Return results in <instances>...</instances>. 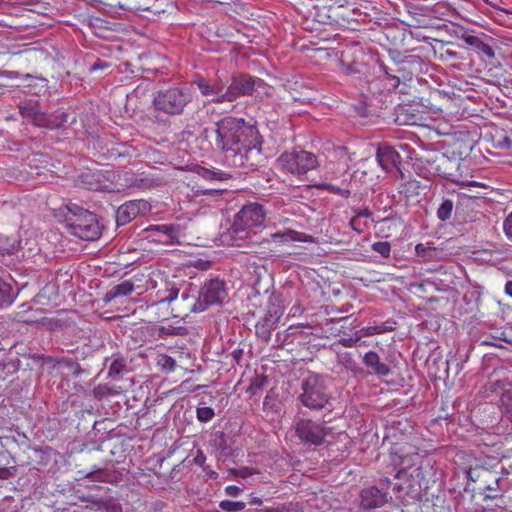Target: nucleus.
Listing matches in <instances>:
<instances>
[{"label": "nucleus", "mask_w": 512, "mask_h": 512, "mask_svg": "<svg viewBox=\"0 0 512 512\" xmlns=\"http://www.w3.org/2000/svg\"><path fill=\"white\" fill-rule=\"evenodd\" d=\"M216 145L224 152L228 166L245 167L253 152L259 154L262 137L253 125H247L242 118L225 117L217 122Z\"/></svg>", "instance_id": "obj_1"}, {"label": "nucleus", "mask_w": 512, "mask_h": 512, "mask_svg": "<svg viewBox=\"0 0 512 512\" xmlns=\"http://www.w3.org/2000/svg\"><path fill=\"white\" fill-rule=\"evenodd\" d=\"M266 212L262 205L249 203L235 215L230 233L234 236L233 245L243 246L252 244L253 228L261 227L265 221Z\"/></svg>", "instance_id": "obj_2"}, {"label": "nucleus", "mask_w": 512, "mask_h": 512, "mask_svg": "<svg viewBox=\"0 0 512 512\" xmlns=\"http://www.w3.org/2000/svg\"><path fill=\"white\" fill-rule=\"evenodd\" d=\"M194 97L190 86L174 85L168 88L158 90L153 98L155 110L169 116L180 115L185 107L192 102Z\"/></svg>", "instance_id": "obj_3"}, {"label": "nucleus", "mask_w": 512, "mask_h": 512, "mask_svg": "<svg viewBox=\"0 0 512 512\" xmlns=\"http://www.w3.org/2000/svg\"><path fill=\"white\" fill-rule=\"evenodd\" d=\"M65 221L70 232L83 240H96L101 235V226L97 215L77 206H66Z\"/></svg>", "instance_id": "obj_4"}, {"label": "nucleus", "mask_w": 512, "mask_h": 512, "mask_svg": "<svg viewBox=\"0 0 512 512\" xmlns=\"http://www.w3.org/2000/svg\"><path fill=\"white\" fill-rule=\"evenodd\" d=\"M402 468L395 478L404 479L413 488L427 489L433 476V467L429 461L424 460L418 453L401 458Z\"/></svg>", "instance_id": "obj_5"}, {"label": "nucleus", "mask_w": 512, "mask_h": 512, "mask_svg": "<svg viewBox=\"0 0 512 512\" xmlns=\"http://www.w3.org/2000/svg\"><path fill=\"white\" fill-rule=\"evenodd\" d=\"M165 291L168 292V295L153 302L151 307L167 303L171 305V312L173 315L181 318L188 316L192 312H203L202 307H198L199 299L189 295L186 290L182 291L179 295L178 287L176 285H172L167 286Z\"/></svg>", "instance_id": "obj_6"}, {"label": "nucleus", "mask_w": 512, "mask_h": 512, "mask_svg": "<svg viewBox=\"0 0 512 512\" xmlns=\"http://www.w3.org/2000/svg\"><path fill=\"white\" fill-rule=\"evenodd\" d=\"M301 403L313 410L323 409L329 402L325 380L319 375H310L302 382Z\"/></svg>", "instance_id": "obj_7"}, {"label": "nucleus", "mask_w": 512, "mask_h": 512, "mask_svg": "<svg viewBox=\"0 0 512 512\" xmlns=\"http://www.w3.org/2000/svg\"><path fill=\"white\" fill-rule=\"evenodd\" d=\"M295 435L306 445L320 446L324 443L331 429L322 423L296 417L293 422Z\"/></svg>", "instance_id": "obj_8"}, {"label": "nucleus", "mask_w": 512, "mask_h": 512, "mask_svg": "<svg viewBox=\"0 0 512 512\" xmlns=\"http://www.w3.org/2000/svg\"><path fill=\"white\" fill-rule=\"evenodd\" d=\"M278 166L291 174L302 175L318 166L316 156L308 151L283 153L277 160Z\"/></svg>", "instance_id": "obj_9"}, {"label": "nucleus", "mask_w": 512, "mask_h": 512, "mask_svg": "<svg viewBox=\"0 0 512 512\" xmlns=\"http://www.w3.org/2000/svg\"><path fill=\"white\" fill-rule=\"evenodd\" d=\"M228 297L226 284L218 278L211 279L203 284L198 294V307L205 311L209 306L221 305Z\"/></svg>", "instance_id": "obj_10"}, {"label": "nucleus", "mask_w": 512, "mask_h": 512, "mask_svg": "<svg viewBox=\"0 0 512 512\" xmlns=\"http://www.w3.org/2000/svg\"><path fill=\"white\" fill-rule=\"evenodd\" d=\"M200 93L207 97L210 102L224 103L229 102L226 95V82L220 78L216 79H200L197 81Z\"/></svg>", "instance_id": "obj_11"}, {"label": "nucleus", "mask_w": 512, "mask_h": 512, "mask_svg": "<svg viewBox=\"0 0 512 512\" xmlns=\"http://www.w3.org/2000/svg\"><path fill=\"white\" fill-rule=\"evenodd\" d=\"M150 209V204L143 199L125 202L117 209V224L125 225L135 219L137 216L148 213Z\"/></svg>", "instance_id": "obj_12"}, {"label": "nucleus", "mask_w": 512, "mask_h": 512, "mask_svg": "<svg viewBox=\"0 0 512 512\" xmlns=\"http://www.w3.org/2000/svg\"><path fill=\"white\" fill-rule=\"evenodd\" d=\"M255 78L246 74L234 75L226 88V99L234 101L240 96L249 95L254 91Z\"/></svg>", "instance_id": "obj_13"}, {"label": "nucleus", "mask_w": 512, "mask_h": 512, "mask_svg": "<svg viewBox=\"0 0 512 512\" xmlns=\"http://www.w3.org/2000/svg\"><path fill=\"white\" fill-rule=\"evenodd\" d=\"M360 508L371 511L383 507L391 498L389 493L375 486L367 487L360 492Z\"/></svg>", "instance_id": "obj_14"}, {"label": "nucleus", "mask_w": 512, "mask_h": 512, "mask_svg": "<svg viewBox=\"0 0 512 512\" xmlns=\"http://www.w3.org/2000/svg\"><path fill=\"white\" fill-rule=\"evenodd\" d=\"M147 231H164V237H159L156 240L163 244H180L181 239L184 237L183 230L179 224H160L151 225Z\"/></svg>", "instance_id": "obj_15"}, {"label": "nucleus", "mask_w": 512, "mask_h": 512, "mask_svg": "<svg viewBox=\"0 0 512 512\" xmlns=\"http://www.w3.org/2000/svg\"><path fill=\"white\" fill-rule=\"evenodd\" d=\"M376 159L385 171H391L394 168H398L401 157L393 147L381 144L378 146Z\"/></svg>", "instance_id": "obj_16"}, {"label": "nucleus", "mask_w": 512, "mask_h": 512, "mask_svg": "<svg viewBox=\"0 0 512 512\" xmlns=\"http://www.w3.org/2000/svg\"><path fill=\"white\" fill-rule=\"evenodd\" d=\"M21 116L36 126H47L48 121L46 115L39 109L36 101H28L18 106Z\"/></svg>", "instance_id": "obj_17"}, {"label": "nucleus", "mask_w": 512, "mask_h": 512, "mask_svg": "<svg viewBox=\"0 0 512 512\" xmlns=\"http://www.w3.org/2000/svg\"><path fill=\"white\" fill-rule=\"evenodd\" d=\"M305 242L314 243L315 239L313 236L307 235L302 232L286 229L283 232H275L270 235V239H264L262 242Z\"/></svg>", "instance_id": "obj_18"}, {"label": "nucleus", "mask_w": 512, "mask_h": 512, "mask_svg": "<svg viewBox=\"0 0 512 512\" xmlns=\"http://www.w3.org/2000/svg\"><path fill=\"white\" fill-rule=\"evenodd\" d=\"M363 363L371 368L378 376H388L391 372L389 366L380 360L379 355L374 351L367 352L363 357Z\"/></svg>", "instance_id": "obj_19"}, {"label": "nucleus", "mask_w": 512, "mask_h": 512, "mask_svg": "<svg viewBox=\"0 0 512 512\" xmlns=\"http://www.w3.org/2000/svg\"><path fill=\"white\" fill-rule=\"evenodd\" d=\"M134 289V284L128 280H125L107 291L104 296V301L108 303L118 297L128 296L134 291Z\"/></svg>", "instance_id": "obj_20"}, {"label": "nucleus", "mask_w": 512, "mask_h": 512, "mask_svg": "<svg viewBox=\"0 0 512 512\" xmlns=\"http://www.w3.org/2000/svg\"><path fill=\"white\" fill-rule=\"evenodd\" d=\"M463 40L467 45L474 47L479 53L489 58L494 57L495 54L491 46L483 42L480 38L474 35L465 34L463 35Z\"/></svg>", "instance_id": "obj_21"}, {"label": "nucleus", "mask_w": 512, "mask_h": 512, "mask_svg": "<svg viewBox=\"0 0 512 512\" xmlns=\"http://www.w3.org/2000/svg\"><path fill=\"white\" fill-rule=\"evenodd\" d=\"M20 247V241L16 235L0 233V255L12 254Z\"/></svg>", "instance_id": "obj_22"}, {"label": "nucleus", "mask_w": 512, "mask_h": 512, "mask_svg": "<svg viewBox=\"0 0 512 512\" xmlns=\"http://www.w3.org/2000/svg\"><path fill=\"white\" fill-rule=\"evenodd\" d=\"M16 299L11 284L0 277V309L9 307Z\"/></svg>", "instance_id": "obj_23"}, {"label": "nucleus", "mask_w": 512, "mask_h": 512, "mask_svg": "<svg viewBox=\"0 0 512 512\" xmlns=\"http://www.w3.org/2000/svg\"><path fill=\"white\" fill-rule=\"evenodd\" d=\"M118 6L127 11H140L149 9V1L142 0H119Z\"/></svg>", "instance_id": "obj_24"}, {"label": "nucleus", "mask_w": 512, "mask_h": 512, "mask_svg": "<svg viewBox=\"0 0 512 512\" xmlns=\"http://www.w3.org/2000/svg\"><path fill=\"white\" fill-rule=\"evenodd\" d=\"M453 208H454V204H453L452 200H449V199L444 200L440 204V206L437 210V217L441 221L448 220L452 215Z\"/></svg>", "instance_id": "obj_25"}, {"label": "nucleus", "mask_w": 512, "mask_h": 512, "mask_svg": "<svg viewBox=\"0 0 512 512\" xmlns=\"http://www.w3.org/2000/svg\"><path fill=\"white\" fill-rule=\"evenodd\" d=\"M220 509L227 512H237L245 509L246 504L242 501L222 500L219 503Z\"/></svg>", "instance_id": "obj_26"}, {"label": "nucleus", "mask_w": 512, "mask_h": 512, "mask_svg": "<svg viewBox=\"0 0 512 512\" xmlns=\"http://www.w3.org/2000/svg\"><path fill=\"white\" fill-rule=\"evenodd\" d=\"M316 187L319 189L327 190L328 192H330L332 194H336V195L342 196L344 198H347L350 195L349 190L342 189L340 187H337V186L327 183V182H322V183L318 184Z\"/></svg>", "instance_id": "obj_27"}, {"label": "nucleus", "mask_w": 512, "mask_h": 512, "mask_svg": "<svg viewBox=\"0 0 512 512\" xmlns=\"http://www.w3.org/2000/svg\"><path fill=\"white\" fill-rule=\"evenodd\" d=\"M415 253L418 257H421L423 260H430L432 259L435 253V248L419 243L415 246Z\"/></svg>", "instance_id": "obj_28"}, {"label": "nucleus", "mask_w": 512, "mask_h": 512, "mask_svg": "<svg viewBox=\"0 0 512 512\" xmlns=\"http://www.w3.org/2000/svg\"><path fill=\"white\" fill-rule=\"evenodd\" d=\"M215 413L211 407H199L196 411V417L198 421L207 423L211 421L214 417Z\"/></svg>", "instance_id": "obj_29"}, {"label": "nucleus", "mask_w": 512, "mask_h": 512, "mask_svg": "<svg viewBox=\"0 0 512 512\" xmlns=\"http://www.w3.org/2000/svg\"><path fill=\"white\" fill-rule=\"evenodd\" d=\"M124 369V362L120 359H114L109 367L108 376L115 379L124 371Z\"/></svg>", "instance_id": "obj_30"}, {"label": "nucleus", "mask_w": 512, "mask_h": 512, "mask_svg": "<svg viewBox=\"0 0 512 512\" xmlns=\"http://www.w3.org/2000/svg\"><path fill=\"white\" fill-rule=\"evenodd\" d=\"M372 250L379 253L383 257H389L391 252V245L386 241H379L372 244Z\"/></svg>", "instance_id": "obj_31"}, {"label": "nucleus", "mask_w": 512, "mask_h": 512, "mask_svg": "<svg viewBox=\"0 0 512 512\" xmlns=\"http://www.w3.org/2000/svg\"><path fill=\"white\" fill-rule=\"evenodd\" d=\"M108 477V472L103 469H97L86 474V478L91 481L105 482L108 480Z\"/></svg>", "instance_id": "obj_32"}, {"label": "nucleus", "mask_w": 512, "mask_h": 512, "mask_svg": "<svg viewBox=\"0 0 512 512\" xmlns=\"http://www.w3.org/2000/svg\"><path fill=\"white\" fill-rule=\"evenodd\" d=\"M225 174L221 172L212 171L209 169H203L202 176L207 180H223L226 177H223Z\"/></svg>", "instance_id": "obj_33"}, {"label": "nucleus", "mask_w": 512, "mask_h": 512, "mask_svg": "<svg viewBox=\"0 0 512 512\" xmlns=\"http://www.w3.org/2000/svg\"><path fill=\"white\" fill-rule=\"evenodd\" d=\"M159 363L162 365L163 368L169 371H173L175 368V360L170 356H162Z\"/></svg>", "instance_id": "obj_34"}, {"label": "nucleus", "mask_w": 512, "mask_h": 512, "mask_svg": "<svg viewBox=\"0 0 512 512\" xmlns=\"http://www.w3.org/2000/svg\"><path fill=\"white\" fill-rule=\"evenodd\" d=\"M359 340H360V336H358V337H345V338H341L339 340V343L343 347L351 348V347H355Z\"/></svg>", "instance_id": "obj_35"}, {"label": "nucleus", "mask_w": 512, "mask_h": 512, "mask_svg": "<svg viewBox=\"0 0 512 512\" xmlns=\"http://www.w3.org/2000/svg\"><path fill=\"white\" fill-rule=\"evenodd\" d=\"M503 230L505 232V235L509 239H512V212L504 220Z\"/></svg>", "instance_id": "obj_36"}, {"label": "nucleus", "mask_w": 512, "mask_h": 512, "mask_svg": "<svg viewBox=\"0 0 512 512\" xmlns=\"http://www.w3.org/2000/svg\"><path fill=\"white\" fill-rule=\"evenodd\" d=\"M502 402L505 405L506 413L509 415V418L512 421V394H506L502 398Z\"/></svg>", "instance_id": "obj_37"}, {"label": "nucleus", "mask_w": 512, "mask_h": 512, "mask_svg": "<svg viewBox=\"0 0 512 512\" xmlns=\"http://www.w3.org/2000/svg\"><path fill=\"white\" fill-rule=\"evenodd\" d=\"M242 491L243 489L236 485H228L225 487V494L230 497H237Z\"/></svg>", "instance_id": "obj_38"}, {"label": "nucleus", "mask_w": 512, "mask_h": 512, "mask_svg": "<svg viewBox=\"0 0 512 512\" xmlns=\"http://www.w3.org/2000/svg\"><path fill=\"white\" fill-rule=\"evenodd\" d=\"M109 66H110V64L107 62L98 61L91 66L90 70L91 71L103 70V69L108 68Z\"/></svg>", "instance_id": "obj_39"}, {"label": "nucleus", "mask_w": 512, "mask_h": 512, "mask_svg": "<svg viewBox=\"0 0 512 512\" xmlns=\"http://www.w3.org/2000/svg\"><path fill=\"white\" fill-rule=\"evenodd\" d=\"M250 503L253 504V505L260 506V505H262L263 501H262L261 498L251 495Z\"/></svg>", "instance_id": "obj_40"}, {"label": "nucleus", "mask_w": 512, "mask_h": 512, "mask_svg": "<svg viewBox=\"0 0 512 512\" xmlns=\"http://www.w3.org/2000/svg\"><path fill=\"white\" fill-rule=\"evenodd\" d=\"M505 292L507 295L512 297V281H508L505 285Z\"/></svg>", "instance_id": "obj_41"}, {"label": "nucleus", "mask_w": 512, "mask_h": 512, "mask_svg": "<svg viewBox=\"0 0 512 512\" xmlns=\"http://www.w3.org/2000/svg\"><path fill=\"white\" fill-rule=\"evenodd\" d=\"M172 285L173 284H171V283H166L165 288L158 291V294L160 295V299L163 298L164 296L168 295V292H166L165 290H166L167 286H172Z\"/></svg>", "instance_id": "obj_42"}, {"label": "nucleus", "mask_w": 512, "mask_h": 512, "mask_svg": "<svg viewBox=\"0 0 512 512\" xmlns=\"http://www.w3.org/2000/svg\"><path fill=\"white\" fill-rule=\"evenodd\" d=\"M204 460H205V456L203 455V453H202V452H200V453L196 456V458H195V461H196L197 463H199V464H200V463H202Z\"/></svg>", "instance_id": "obj_43"}, {"label": "nucleus", "mask_w": 512, "mask_h": 512, "mask_svg": "<svg viewBox=\"0 0 512 512\" xmlns=\"http://www.w3.org/2000/svg\"><path fill=\"white\" fill-rule=\"evenodd\" d=\"M105 188H106L105 186H98V185H95V186L91 185L89 187V189H93V190H102V189H105Z\"/></svg>", "instance_id": "obj_44"}, {"label": "nucleus", "mask_w": 512, "mask_h": 512, "mask_svg": "<svg viewBox=\"0 0 512 512\" xmlns=\"http://www.w3.org/2000/svg\"><path fill=\"white\" fill-rule=\"evenodd\" d=\"M85 179H89V178H95L96 177V174H91V173H87L83 176Z\"/></svg>", "instance_id": "obj_45"}, {"label": "nucleus", "mask_w": 512, "mask_h": 512, "mask_svg": "<svg viewBox=\"0 0 512 512\" xmlns=\"http://www.w3.org/2000/svg\"><path fill=\"white\" fill-rule=\"evenodd\" d=\"M262 335H263V338H265L266 340H269L270 338V332L266 331V332H262Z\"/></svg>", "instance_id": "obj_46"}, {"label": "nucleus", "mask_w": 512, "mask_h": 512, "mask_svg": "<svg viewBox=\"0 0 512 512\" xmlns=\"http://www.w3.org/2000/svg\"><path fill=\"white\" fill-rule=\"evenodd\" d=\"M155 232L159 234L158 238L164 237V231H155Z\"/></svg>", "instance_id": "obj_47"}]
</instances>
